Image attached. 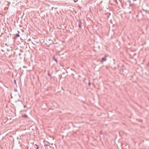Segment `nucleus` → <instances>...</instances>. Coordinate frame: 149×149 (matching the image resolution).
<instances>
[{
    "label": "nucleus",
    "mask_w": 149,
    "mask_h": 149,
    "mask_svg": "<svg viewBox=\"0 0 149 149\" xmlns=\"http://www.w3.org/2000/svg\"><path fill=\"white\" fill-rule=\"evenodd\" d=\"M107 60V59L105 58H102L101 60V62L102 63H103V61H105Z\"/></svg>",
    "instance_id": "obj_1"
},
{
    "label": "nucleus",
    "mask_w": 149,
    "mask_h": 149,
    "mask_svg": "<svg viewBox=\"0 0 149 149\" xmlns=\"http://www.w3.org/2000/svg\"><path fill=\"white\" fill-rule=\"evenodd\" d=\"M22 117L24 118H28V116L26 114H24L23 115H22Z\"/></svg>",
    "instance_id": "obj_2"
},
{
    "label": "nucleus",
    "mask_w": 149,
    "mask_h": 149,
    "mask_svg": "<svg viewBox=\"0 0 149 149\" xmlns=\"http://www.w3.org/2000/svg\"><path fill=\"white\" fill-rule=\"evenodd\" d=\"M55 56H53L52 57V58H53V60H54V59H55Z\"/></svg>",
    "instance_id": "obj_3"
},
{
    "label": "nucleus",
    "mask_w": 149,
    "mask_h": 149,
    "mask_svg": "<svg viewBox=\"0 0 149 149\" xmlns=\"http://www.w3.org/2000/svg\"><path fill=\"white\" fill-rule=\"evenodd\" d=\"M54 60L56 62H57V61L56 59H54Z\"/></svg>",
    "instance_id": "obj_4"
},
{
    "label": "nucleus",
    "mask_w": 149,
    "mask_h": 149,
    "mask_svg": "<svg viewBox=\"0 0 149 149\" xmlns=\"http://www.w3.org/2000/svg\"><path fill=\"white\" fill-rule=\"evenodd\" d=\"M24 108H26V107L25 105H24Z\"/></svg>",
    "instance_id": "obj_5"
},
{
    "label": "nucleus",
    "mask_w": 149,
    "mask_h": 149,
    "mask_svg": "<svg viewBox=\"0 0 149 149\" xmlns=\"http://www.w3.org/2000/svg\"><path fill=\"white\" fill-rule=\"evenodd\" d=\"M89 84V85H90V82L89 83V84Z\"/></svg>",
    "instance_id": "obj_6"
},
{
    "label": "nucleus",
    "mask_w": 149,
    "mask_h": 149,
    "mask_svg": "<svg viewBox=\"0 0 149 149\" xmlns=\"http://www.w3.org/2000/svg\"><path fill=\"white\" fill-rule=\"evenodd\" d=\"M35 146H37V145H36V144H35Z\"/></svg>",
    "instance_id": "obj_7"
}]
</instances>
